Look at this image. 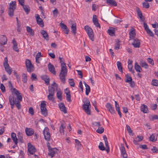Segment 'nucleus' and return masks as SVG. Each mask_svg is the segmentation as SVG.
I'll return each mask as SVG.
<instances>
[{
    "mask_svg": "<svg viewBox=\"0 0 158 158\" xmlns=\"http://www.w3.org/2000/svg\"><path fill=\"white\" fill-rule=\"evenodd\" d=\"M11 92L12 95H10L9 98L11 108L13 109L15 105L18 109L19 110L21 108L20 102L22 101V94L19 91L15 88L13 89Z\"/></svg>",
    "mask_w": 158,
    "mask_h": 158,
    "instance_id": "f257e3e1",
    "label": "nucleus"
},
{
    "mask_svg": "<svg viewBox=\"0 0 158 158\" xmlns=\"http://www.w3.org/2000/svg\"><path fill=\"white\" fill-rule=\"evenodd\" d=\"M61 66V70L60 73V77L61 81L64 83L65 82V77L67 74V70L64 59L63 58L59 57Z\"/></svg>",
    "mask_w": 158,
    "mask_h": 158,
    "instance_id": "f03ea898",
    "label": "nucleus"
},
{
    "mask_svg": "<svg viewBox=\"0 0 158 158\" xmlns=\"http://www.w3.org/2000/svg\"><path fill=\"white\" fill-rule=\"evenodd\" d=\"M84 103V104L82 106L83 109L88 115H90L91 111L89 109V106H91V105L90 101L86 99Z\"/></svg>",
    "mask_w": 158,
    "mask_h": 158,
    "instance_id": "7ed1b4c3",
    "label": "nucleus"
},
{
    "mask_svg": "<svg viewBox=\"0 0 158 158\" xmlns=\"http://www.w3.org/2000/svg\"><path fill=\"white\" fill-rule=\"evenodd\" d=\"M84 28L87 33L88 35L89 39L92 41L94 40V33L92 29L88 26L86 25L85 26Z\"/></svg>",
    "mask_w": 158,
    "mask_h": 158,
    "instance_id": "20e7f679",
    "label": "nucleus"
},
{
    "mask_svg": "<svg viewBox=\"0 0 158 158\" xmlns=\"http://www.w3.org/2000/svg\"><path fill=\"white\" fill-rule=\"evenodd\" d=\"M46 104L45 101H43L41 102L40 105L41 112L42 115L46 117L48 115V112L46 106Z\"/></svg>",
    "mask_w": 158,
    "mask_h": 158,
    "instance_id": "39448f33",
    "label": "nucleus"
},
{
    "mask_svg": "<svg viewBox=\"0 0 158 158\" xmlns=\"http://www.w3.org/2000/svg\"><path fill=\"white\" fill-rule=\"evenodd\" d=\"M43 134L44 138L47 141H49L50 140V135L49 132V129L47 127H45L43 131Z\"/></svg>",
    "mask_w": 158,
    "mask_h": 158,
    "instance_id": "423d86ee",
    "label": "nucleus"
},
{
    "mask_svg": "<svg viewBox=\"0 0 158 158\" xmlns=\"http://www.w3.org/2000/svg\"><path fill=\"white\" fill-rule=\"evenodd\" d=\"M37 149L35 147L30 143V158H39V156L37 155L34 154L37 151Z\"/></svg>",
    "mask_w": 158,
    "mask_h": 158,
    "instance_id": "0eeeda50",
    "label": "nucleus"
},
{
    "mask_svg": "<svg viewBox=\"0 0 158 158\" xmlns=\"http://www.w3.org/2000/svg\"><path fill=\"white\" fill-rule=\"evenodd\" d=\"M52 85L54 86L56 89V90L57 91L56 96L57 98L60 101H61L62 100V93L60 90L58 89L57 84L55 82H54L52 84Z\"/></svg>",
    "mask_w": 158,
    "mask_h": 158,
    "instance_id": "6e6552de",
    "label": "nucleus"
},
{
    "mask_svg": "<svg viewBox=\"0 0 158 158\" xmlns=\"http://www.w3.org/2000/svg\"><path fill=\"white\" fill-rule=\"evenodd\" d=\"M106 106L111 114H114L115 113L114 108L112 107V105L110 103H107L106 105Z\"/></svg>",
    "mask_w": 158,
    "mask_h": 158,
    "instance_id": "1a4fd4ad",
    "label": "nucleus"
},
{
    "mask_svg": "<svg viewBox=\"0 0 158 158\" xmlns=\"http://www.w3.org/2000/svg\"><path fill=\"white\" fill-rule=\"evenodd\" d=\"M49 152L48 155L52 157L54 156L55 154L57 152V149L56 148H50L48 147Z\"/></svg>",
    "mask_w": 158,
    "mask_h": 158,
    "instance_id": "9d476101",
    "label": "nucleus"
},
{
    "mask_svg": "<svg viewBox=\"0 0 158 158\" xmlns=\"http://www.w3.org/2000/svg\"><path fill=\"white\" fill-rule=\"evenodd\" d=\"M133 42L132 43V45L135 48H139L140 45V40L137 38L133 39Z\"/></svg>",
    "mask_w": 158,
    "mask_h": 158,
    "instance_id": "9b49d317",
    "label": "nucleus"
},
{
    "mask_svg": "<svg viewBox=\"0 0 158 158\" xmlns=\"http://www.w3.org/2000/svg\"><path fill=\"white\" fill-rule=\"evenodd\" d=\"M7 39L5 35H0V44L2 45H5L7 43Z\"/></svg>",
    "mask_w": 158,
    "mask_h": 158,
    "instance_id": "f8f14e48",
    "label": "nucleus"
},
{
    "mask_svg": "<svg viewBox=\"0 0 158 158\" xmlns=\"http://www.w3.org/2000/svg\"><path fill=\"white\" fill-rule=\"evenodd\" d=\"M48 70L52 73L55 74L56 72L54 66L49 62L48 64Z\"/></svg>",
    "mask_w": 158,
    "mask_h": 158,
    "instance_id": "ddd939ff",
    "label": "nucleus"
},
{
    "mask_svg": "<svg viewBox=\"0 0 158 158\" xmlns=\"http://www.w3.org/2000/svg\"><path fill=\"white\" fill-rule=\"evenodd\" d=\"M143 139V137L142 135H139L135 138V139L133 140V143L135 145L138 144V142L142 141Z\"/></svg>",
    "mask_w": 158,
    "mask_h": 158,
    "instance_id": "4468645a",
    "label": "nucleus"
},
{
    "mask_svg": "<svg viewBox=\"0 0 158 158\" xmlns=\"http://www.w3.org/2000/svg\"><path fill=\"white\" fill-rule=\"evenodd\" d=\"M36 18L37 24L41 27H43L44 25L43 20L40 17L39 15H37V16Z\"/></svg>",
    "mask_w": 158,
    "mask_h": 158,
    "instance_id": "2eb2a0df",
    "label": "nucleus"
},
{
    "mask_svg": "<svg viewBox=\"0 0 158 158\" xmlns=\"http://www.w3.org/2000/svg\"><path fill=\"white\" fill-rule=\"evenodd\" d=\"M106 2L109 5L113 6H116L117 5L115 0H106Z\"/></svg>",
    "mask_w": 158,
    "mask_h": 158,
    "instance_id": "dca6fc26",
    "label": "nucleus"
},
{
    "mask_svg": "<svg viewBox=\"0 0 158 158\" xmlns=\"http://www.w3.org/2000/svg\"><path fill=\"white\" fill-rule=\"evenodd\" d=\"M5 70L7 73L10 75L11 74L12 70L10 66L8 64V66L6 65H4Z\"/></svg>",
    "mask_w": 158,
    "mask_h": 158,
    "instance_id": "f3484780",
    "label": "nucleus"
},
{
    "mask_svg": "<svg viewBox=\"0 0 158 158\" xmlns=\"http://www.w3.org/2000/svg\"><path fill=\"white\" fill-rule=\"evenodd\" d=\"M93 21L94 24L97 27H100V24L98 22V19L96 17V16L95 15H94L93 16Z\"/></svg>",
    "mask_w": 158,
    "mask_h": 158,
    "instance_id": "a211bd4d",
    "label": "nucleus"
},
{
    "mask_svg": "<svg viewBox=\"0 0 158 158\" xmlns=\"http://www.w3.org/2000/svg\"><path fill=\"white\" fill-rule=\"evenodd\" d=\"M41 78L43 80L45 81V83L47 85H48L49 83V78L47 75H43L41 76Z\"/></svg>",
    "mask_w": 158,
    "mask_h": 158,
    "instance_id": "6ab92c4d",
    "label": "nucleus"
},
{
    "mask_svg": "<svg viewBox=\"0 0 158 158\" xmlns=\"http://www.w3.org/2000/svg\"><path fill=\"white\" fill-rule=\"evenodd\" d=\"M40 32L43 37L46 40H49V37L47 32L44 30H41Z\"/></svg>",
    "mask_w": 158,
    "mask_h": 158,
    "instance_id": "aec40b11",
    "label": "nucleus"
},
{
    "mask_svg": "<svg viewBox=\"0 0 158 158\" xmlns=\"http://www.w3.org/2000/svg\"><path fill=\"white\" fill-rule=\"evenodd\" d=\"M59 106L60 110L61 111L63 112L64 113H67V110L64 103H61L60 104H59Z\"/></svg>",
    "mask_w": 158,
    "mask_h": 158,
    "instance_id": "412c9836",
    "label": "nucleus"
},
{
    "mask_svg": "<svg viewBox=\"0 0 158 158\" xmlns=\"http://www.w3.org/2000/svg\"><path fill=\"white\" fill-rule=\"evenodd\" d=\"M11 137L15 145H17L18 142V139L16 136V134L14 132H12L11 134Z\"/></svg>",
    "mask_w": 158,
    "mask_h": 158,
    "instance_id": "4be33fe9",
    "label": "nucleus"
},
{
    "mask_svg": "<svg viewBox=\"0 0 158 158\" xmlns=\"http://www.w3.org/2000/svg\"><path fill=\"white\" fill-rule=\"evenodd\" d=\"M129 35H130V40H131L132 39H134L133 38L135 37L136 35L135 30L134 29H133L131 31L129 32Z\"/></svg>",
    "mask_w": 158,
    "mask_h": 158,
    "instance_id": "5701e85b",
    "label": "nucleus"
},
{
    "mask_svg": "<svg viewBox=\"0 0 158 158\" xmlns=\"http://www.w3.org/2000/svg\"><path fill=\"white\" fill-rule=\"evenodd\" d=\"M141 110L143 113H147L148 111L147 106L144 104H143L141 107Z\"/></svg>",
    "mask_w": 158,
    "mask_h": 158,
    "instance_id": "b1692460",
    "label": "nucleus"
},
{
    "mask_svg": "<svg viewBox=\"0 0 158 158\" xmlns=\"http://www.w3.org/2000/svg\"><path fill=\"white\" fill-rule=\"evenodd\" d=\"M55 90L56 89L54 86L52 85L51 87H49L48 91L49 94L54 95Z\"/></svg>",
    "mask_w": 158,
    "mask_h": 158,
    "instance_id": "393cba45",
    "label": "nucleus"
},
{
    "mask_svg": "<svg viewBox=\"0 0 158 158\" xmlns=\"http://www.w3.org/2000/svg\"><path fill=\"white\" fill-rule=\"evenodd\" d=\"M16 2L15 1H11L9 4V9L15 10L16 9Z\"/></svg>",
    "mask_w": 158,
    "mask_h": 158,
    "instance_id": "a878e982",
    "label": "nucleus"
},
{
    "mask_svg": "<svg viewBox=\"0 0 158 158\" xmlns=\"http://www.w3.org/2000/svg\"><path fill=\"white\" fill-rule=\"evenodd\" d=\"M66 91H68V92H65L66 100L69 102H71V95L70 91L67 89H66Z\"/></svg>",
    "mask_w": 158,
    "mask_h": 158,
    "instance_id": "bb28decb",
    "label": "nucleus"
},
{
    "mask_svg": "<svg viewBox=\"0 0 158 158\" xmlns=\"http://www.w3.org/2000/svg\"><path fill=\"white\" fill-rule=\"evenodd\" d=\"M84 83L85 87V94L88 95L90 92V89L89 86L87 85L85 82H84Z\"/></svg>",
    "mask_w": 158,
    "mask_h": 158,
    "instance_id": "cd10ccee",
    "label": "nucleus"
},
{
    "mask_svg": "<svg viewBox=\"0 0 158 158\" xmlns=\"http://www.w3.org/2000/svg\"><path fill=\"white\" fill-rule=\"evenodd\" d=\"M134 68L135 70L138 72H140L142 70L141 67L137 62H135L134 65Z\"/></svg>",
    "mask_w": 158,
    "mask_h": 158,
    "instance_id": "c85d7f7f",
    "label": "nucleus"
},
{
    "mask_svg": "<svg viewBox=\"0 0 158 158\" xmlns=\"http://www.w3.org/2000/svg\"><path fill=\"white\" fill-rule=\"evenodd\" d=\"M76 24L75 23L72 24L71 27V31L74 35H75L76 33Z\"/></svg>",
    "mask_w": 158,
    "mask_h": 158,
    "instance_id": "c756f323",
    "label": "nucleus"
},
{
    "mask_svg": "<svg viewBox=\"0 0 158 158\" xmlns=\"http://www.w3.org/2000/svg\"><path fill=\"white\" fill-rule=\"evenodd\" d=\"M117 64L118 70L122 73L123 72V67L121 63L119 61H118L117 62Z\"/></svg>",
    "mask_w": 158,
    "mask_h": 158,
    "instance_id": "7c9ffc66",
    "label": "nucleus"
},
{
    "mask_svg": "<svg viewBox=\"0 0 158 158\" xmlns=\"http://www.w3.org/2000/svg\"><path fill=\"white\" fill-rule=\"evenodd\" d=\"M157 140V137H156L155 134H152L150 136L149 139V140L152 142H155Z\"/></svg>",
    "mask_w": 158,
    "mask_h": 158,
    "instance_id": "2f4dec72",
    "label": "nucleus"
},
{
    "mask_svg": "<svg viewBox=\"0 0 158 158\" xmlns=\"http://www.w3.org/2000/svg\"><path fill=\"white\" fill-rule=\"evenodd\" d=\"M25 64L27 71L30 72V60L26 59Z\"/></svg>",
    "mask_w": 158,
    "mask_h": 158,
    "instance_id": "473e14b6",
    "label": "nucleus"
},
{
    "mask_svg": "<svg viewBox=\"0 0 158 158\" xmlns=\"http://www.w3.org/2000/svg\"><path fill=\"white\" fill-rule=\"evenodd\" d=\"M149 118L150 120L152 121L158 119V115L156 114L151 115L149 116Z\"/></svg>",
    "mask_w": 158,
    "mask_h": 158,
    "instance_id": "72a5a7b5",
    "label": "nucleus"
},
{
    "mask_svg": "<svg viewBox=\"0 0 158 158\" xmlns=\"http://www.w3.org/2000/svg\"><path fill=\"white\" fill-rule=\"evenodd\" d=\"M22 81L23 83H25L27 82V77L26 74L24 73H23L22 74Z\"/></svg>",
    "mask_w": 158,
    "mask_h": 158,
    "instance_id": "f704fd0d",
    "label": "nucleus"
},
{
    "mask_svg": "<svg viewBox=\"0 0 158 158\" xmlns=\"http://www.w3.org/2000/svg\"><path fill=\"white\" fill-rule=\"evenodd\" d=\"M65 126L63 123H61L59 129V131L60 133H64V129L65 128Z\"/></svg>",
    "mask_w": 158,
    "mask_h": 158,
    "instance_id": "c9c22d12",
    "label": "nucleus"
},
{
    "mask_svg": "<svg viewBox=\"0 0 158 158\" xmlns=\"http://www.w3.org/2000/svg\"><path fill=\"white\" fill-rule=\"evenodd\" d=\"M126 128L129 135L133 136L134 135V133H132V131L129 125H127Z\"/></svg>",
    "mask_w": 158,
    "mask_h": 158,
    "instance_id": "e433bc0d",
    "label": "nucleus"
},
{
    "mask_svg": "<svg viewBox=\"0 0 158 158\" xmlns=\"http://www.w3.org/2000/svg\"><path fill=\"white\" fill-rule=\"evenodd\" d=\"M31 79L32 81H37L38 79L36 74L34 73H32L31 77Z\"/></svg>",
    "mask_w": 158,
    "mask_h": 158,
    "instance_id": "4c0bfd02",
    "label": "nucleus"
},
{
    "mask_svg": "<svg viewBox=\"0 0 158 158\" xmlns=\"http://www.w3.org/2000/svg\"><path fill=\"white\" fill-rule=\"evenodd\" d=\"M98 148L99 149L102 151H104L105 150V148L102 142H100L98 146Z\"/></svg>",
    "mask_w": 158,
    "mask_h": 158,
    "instance_id": "58836bf2",
    "label": "nucleus"
},
{
    "mask_svg": "<svg viewBox=\"0 0 158 158\" xmlns=\"http://www.w3.org/2000/svg\"><path fill=\"white\" fill-rule=\"evenodd\" d=\"M146 31L147 32V33L149 35L152 37H154V33L149 28Z\"/></svg>",
    "mask_w": 158,
    "mask_h": 158,
    "instance_id": "ea45409f",
    "label": "nucleus"
},
{
    "mask_svg": "<svg viewBox=\"0 0 158 158\" xmlns=\"http://www.w3.org/2000/svg\"><path fill=\"white\" fill-rule=\"evenodd\" d=\"M104 131V129L102 127H100L97 130L96 132L99 134H102L103 132Z\"/></svg>",
    "mask_w": 158,
    "mask_h": 158,
    "instance_id": "a19ab883",
    "label": "nucleus"
},
{
    "mask_svg": "<svg viewBox=\"0 0 158 158\" xmlns=\"http://www.w3.org/2000/svg\"><path fill=\"white\" fill-rule=\"evenodd\" d=\"M114 47L115 49L117 50L119 49L120 48L119 41L118 40L116 41Z\"/></svg>",
    "mask_w": 158,
    "mask_h": 158,
    "instance_id": "79ce46f5",
    "label": "nucleus"
},
{
    "mask_svg": "<svg viewBox=\"0 0 158 158\" xmlns=\"http://www.w3.org/2000/svg\"><path fill=\"white\" fill-rule=\"evenodd\" d=\"M69 82L71 86L73 87H74L75 83L73 81V79H69Z\"/></svg>",
    "mask_w": 158,
    "mask_h": 158,
    "instance_id": "37998d69",
    "label": "nucleus"
},
{
    "mask_svg": "<svg viewBox=\"0 0 158 158\" xmlns=\"http://www.w3.org/2000/svg\"><path fill=\"white\" fill-rule=\"evenodd\" d=\"M142 4L143 7L145 8H148L150 6L148 2H143V3Z\"/></svg>",
    "mask_w": 158,
    "mask_h": 158,
    "instance_id": "c03bdc74",
    "label": "nucleus"
},
{
    "mask_svg": "<svg viewBox=\"0 0 158 158\" xmlns=\"http://www.w3.org/2000/svg\"><path fill=\"white\" fill-rule=\"evenodd\" d=\"M126 77L127 79L125 80L126 82H129L130 81L132 80V78L128 74L126 75Z\"/></svg>",
    "mask_w": 158,
    "mask_h": 158,
    "instance_id": "a18cd8bd",
    "label": "nucleus"
},
{
    "mask_svg": "<svg viewBox=\"0 0 158 158\" xmlns=\"http://www.w3.org/2000/svg\"><path fill=\"white\" fill-rule=\"evenodd\" d=\"M17 31L19 32L21 31V22L17 23Z\"/></svg>",
    "mask_w": 158,
    "mask_h": 158,
    "instance_id": "49530a36",
    "label": "nucleus"
},
{
    "mask_svg": "<svg viewBox=\"0 0 158 158\" xmlns=\"http://www.w3.org/2000/svg\"><path fill=\"white\" fill-rule=\"evenodd\" d=\"M133 66L132 64H129L128 65V68L129 71L131 72L132 73H135L134 71L132 69Z\"/></svg>",
    "mask_w": 158,
    "mask_h": 158,
    "instance_id": "de8ad7c7",
    "label": "nucleus"
},
{
    "mask_svg": "<svg viewBox=\"0 0 158 158\" xmlns=\"http://www.w3.org/2000/svg\"><path fill=\"white\" fill-rule=\"evenodd\" d=\"M54 95L53 94H49L48 96V99L52 101H53L54 100V98L53 97Z\"/></svg>",
    "mask_w": 158,
    "mask_h": 158,
    "instance_id": "09e8293b",
    "label": "nucleus"
},
{
    "mask_svg": "<svg viewBox=\"0 0 158 158\" xmlns=\"http://www.w3.org/2000/svg\"><path fill=\"white\" fill-rule=\"evenodd\" d=\"M136 11L137 12V15L139 17L140 16H142V15H143L141 11L139 10V8H136Z\"/></svg>",
    "mask_w": 158,
    "mask_h": 158,
    "instance_id": "8fccbe9b",
    "label": "nucleus"
},
{
    "mask_svg": "<svg viewBox=\"0 0 158 158\" xmlns=\"http://www.w3.org/2000/svg\"><path fill=\"white\" fill-rule=\"evenodd\" d=\"M14 10L9 9L8 15L10 17H12L14 15Z\"/></svg>",
    "mask_w": 158,
    "mask_h": 158,
    "instance_id": "3c124183",
    "label": "nucleus"
},
{
    "mask_svg": "<svg viewBox=\"0 0 158 158\" xmlns=\"http://www.w3.org/2000/svg\"><path fill=\"white\" fill-rule=\"evenodd\" d=\"M23 9L25 10L26 13H27V14H28L29 12V10L28 9L27 6L26 5H24L23 6Z\"/></svg>",
    "mask_w": 158,
    "mask_h": 158,
    "instance_id": "603ef678",
    "label": "nucleus"
},
{
    "mask_svg": "<svg viewBox=\"0 0 158 158\" xmlns=\"http://www.w3.org/2000/svg\"><path fill=\"white\" fill-rule=\"evenodd\" d=\"M141 65V66L142 67H143L145 69H147L148 68V64L145 62H143V63H142Z\"/></svg>",
    "mask_w": 158,
    "mask_h": 158,
    "instance_id": "864d4df0",
    "label": "nucleus"
},
{
    "mask_svg": "<svg viewBox=\"0 0 158 158\" xmlns=\"http://www.w3.org/2000/svg\"><path fill=\"white\" fill-rule=\"evenodd\" d=\"M147 61L150 64L152 65H154V60L152 59H151L150 58H148L147 59Z\"/></svg>",
    "mask_w": 158,
    "mask_h": 158,
    "instance_id": "5fc2aeb1",
    "label": "nucleus"
},
{
    "mask_svg": "<svg viewBox=\"0 0 158 158\" xmlns=\"http://www.w3.org/2000/svg\"><path fill=\"white\" fill-rule=\"evenodd\" d=\"M152 84L154 86H158V80H153L152 81Z\"/></svg>",
    "mask_w": 158,
    "mask_h": 158,
    "instance_id": "6e6d98bb",
    "label": "nucleus"
},
{
    "mask_svg": "<svg viewBox=\"0 0 158 158\" xmlns=\"http://www.w3.org/2000/svg\"><path fill=\"white\" fill-rule=\"evenodd\" d=\"M60 26L61 27V28L62 29H66V28H67V26L65 24H64V23H62V22H61L60 23Z\"/></svg>",
    "mask_w": 158,
    "mask_h": 158,
    "instance_id": "4d7b16f0",
    "label": "nucleus"
},
{
    "mask_svg": "<svg viewBox=\"0 0 158 158\" xmlns=\"http://www.w3.org/2000/svg\"><path fill=\"white\" fill-rule=\"evenodd\" d=\"M151 150L153 153H158V149L155 146H153L151 148Z\"/></svg>",
    "mask_w": 158,
    "mask_h": 158,
    "instance_id": "13d9d810",
    "label": "nucleus"
},
{
    "mask_svg": "<svg viewBox=\"0 0 158 158\" xmlns=\"http://www.w3.org/2000/svg\"><path fill=\"white\" fill-rule=\"evenodd\" d=\"M157 106V105L156 104H153L151 106V108L152 110H156Z\"/></svg>",
    "mask_w": 158,
    "mask_h": 158,
    "instance_id": "bf43d9fd",
    "label": "nucleus"
},
{
    "mask_svg": "<svg viewBox=\"0 0 158 158\" xmlns=\"http://www.w3.org/2000/svg\"><path fill=\"white\" fill-rule=\"evenodd\" d=\"M0 89L2 92H5V88L3 84H0Z\"/></svg>",
    "mask_w": 158,
    "mask_h": 158,
    "instance_id": "052dcab7",
    "label": "nucleus"
},
{
    "mask_svg": "<svg viewBox=\"0 0 158 158\" xmlns=\"http://www.w3.org/2000/svg\"><path fill=\"white\" fill-rule=\"evenodd\" d=\"M108 32L110 36H113L114 33V32L113 31L110 29L108 30Z\"/></svg>",
    "mask_w": 158,
    "mask_h": 158,
    "instance_id": "680f3d73",
    "label": "nucleus"
},
{
    "mask_svg": "<svg viewBox=\"0 0 158 158\" xmlns=\"http://www.w3.org/2000/svg\"><path fill=\"white\" fill-rule=\"evenodd\" d=\"M15 77H16V79L17 80V81L18 83H19V82H21L20 76L17 73H16Z\"/></svg>",
    "mask_w": 158,
    "mask_h": 158,
    "instance_id": "e2e57ef3",
    "label": "nucleus"
},
{
    "mask_svg": "<svg viewBox=\"0 0 158 158\" xmlns=\"http://www.w3.org/2000/svg\"><path fill=\"white\" fill-rule=\"evenodd\" d=\"M79 88L81 89V91L82 92H83V85H82V81H80L79 82Z\"/></svg>",
    "mask_w": 158,
    "mask_h": 158,
    "instance_id": "0e129e2a",
    "label": "nucleus"
},
{
    "mask_svg": "<svg viewBox=\"0 0 158 158\" xmlns=\"http://www.w3.org/2000/svg\"><path fill=\"white\" fill-rule=\"evenodd\" d=\"M26 134L28 136H30V128H26L25 129Z\"/></svg>",
    "mask_w": 158,
    "mask_h": 158,
    "instance_id": "69168bd1",
    "label": "nucleus"
},
{
    "mask_svg": "<svg viewBox=\"0 0 158 158\" xmlns=\"http://www.w3.org/2000/svg\"><path fill=\"white\" fill-rule=\"evenodd\" d=\"M8 64H9L8 63V59L6 57L4 59V61L3 62V65H7L8 66Z\"/></svg>",
    "mask_w": 158,
    "mask_h": 158,
    "instance_id": "338daca9",
    "label": "nucleus"
},
{
    "mask_svg": "<svg viewBox=\"0 0 158 158\" xmlns=\"http://www.w3.org/2000/svg\"><path fill=\"white\" fill-rule=\"evenodd\" d=\"M93 125H95V126H97L98 128H100L101 127V124L99 122H95L94 123Z\"/></svg>",
    "mask_w": 158,
    "mask_h": 158,
    "instance_id": "774afa93",
    "label": "nucleus"
}]
</instances>
